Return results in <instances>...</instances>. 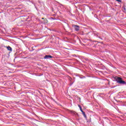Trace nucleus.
Listing matches in <instances>:
<instances>
[{
    "label": "nucleus",
    "instance_id": "5",
    "mask_svg": "<svg viewBox=\"0 0 126 126\" xmlns=\"http://www.w3.org/2000/svg\"><path fill=\"white\" fill-rule=\"evenodd\" d=\"M78 107H79L81 112H83V111L82 110V108H81V106L79 105Z\"/></svg>",
    "mask_w": 126,
    "mask_h": 126
},
{
    "label": "nucleus",
    "instance_id": "7",
    "mask_svg": "<svg viewBox=\"0 0 126 126\" xmlns=\"http://www.w3.org/2000/svg\"><path fill=\"white\" fill-rule=\"evenodd\" d=\"M117 1H119V2H121L122 1L121 0H116Z\"/></svg>",
    "mask_w": 126,
    "mask_h": 126
},
{
    "label": "nucleus",
    "instance_id": "4",
    "mask_svg": "<svg viewBox=\"0 0 126 126\" xmlns=\"http://www.w3.org/2000/svg\"><path fill=\"white\" fill-rule=\"evenodd\" d=\"M7 50H8V51H12V48H11L10 46L7 47Z\"/></svg>",
    "mask_w": 126,
    "mask_h": 126
},
{
    "label": "nucleus",
    "instance_id": "1",
    "mask_svg": "<svg viewBox=\"0 0 126 126\" xmlns=\"http://www.w3.org/2000/svg\"><path fill=\"white\" fill-rule=\"evenodd\" d=\"M115 79L116 81H117V83H119L120 84H126V82L125 81H123V79L119 77H115Z\"/></svg>",
    "mask_w": 126,
    "mask_h": 126
},
{
    "label": "nucleus",
    "instance_id": "6",
    "mask_svg": "<svg viewBox=\"0 0 126 126\" xmlns=\"http://www.w3.org/2000/svg\"><path fill=\"white\" fill-rule=\"evenodd\" d=\"M82 113L84 116L85 117V118H86V115L85 114V112H84V111H82Z\"/></svg>",
    "mask_w": 126,
    "mask_h": 126
},
{
    "label": "nucleus",
    "instance_id": "2",
    "mask_svg": "<svg viewBox=\"0 0 126 126\" xmlns=\"http://www.w3.org/2000/svg\"><path fill=\"white\" fill-rule=\"evenodd\" d=\"M74 27L75 30L76 31H78V30H79V26H78L77 25H74Z\"/></svg>",
    "mask_w": 126,
    "mask_h": 126
},
{
    "label": "nucleus",
    "instance_id": "3",
    "mask_svg": "<svg viewBox=\"0 0 126 126\" xmlns=\"http://www.w3.org/2000/svg\"><path fill=\"white\" fill-rule=\"evenodd\" d=\"M52 58H53V56H52L51 55H46L44 57V59H52Z\"/></svg>",
    "mask_w": 126,
    "mask_h": 126
}]
</instances>
